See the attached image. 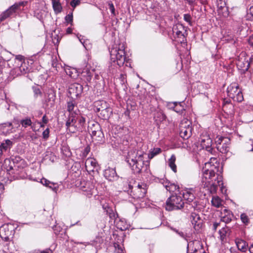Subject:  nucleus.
Segmentation results:
<instances>
[{
  "instance_id": "obj_1",
  "label": "nucleus",
  "mask_w": 253,
  "mask_h": 253,
  "mask_svg": "<svg viewBox=\"0 0 253 253\" xmlns=\"http://www.w3.org/2000/svg\"><path fill=\"white\" fill-rule=\"evenodd\" d=\"M145 153L141 150H131L127 154L126 162L136 172H140L144 166Z\"/></svg>"
},
{
  "instance_id": "obj_2",
  "label": "nucleus",
  "mask_w": 253,
  "mask_h": 253,
  "mask_svg": "<svg viewBox=\"0 0 253 253\" xmlns=\"http://www.w3.org/2000/svg\"><path fill=\"white\" fill-rule=\"evenodd\" d=\"M125 46L123 43H119L113 45L110 51L111 60L116 62L121 67L123 66L126 60Z\"/></svg>"
},
{
  "instance_id": "obj_3",
  "label": "nucleus",
  "mask_w": 253,
  "mask_h": 253,
  "mask_svg": "<svg viewBox=\"0 0 253 253\" xmlns=\"http://www.w3.org/2000/svg\"><path fill=\"white\" fill-rule=\"evenodd\" d=\"M85 122V119L81 116L79 113L74 117L72 115L68 117V119L66 123V126L69 132L75 133L78 131L82 130L84 128Z\"/></svg>"
},
{
  "instance_id": "obj_4",
  "label": "nucleus",
  "mask_w": 253,
  "mask_h": 253,
  "mask_svg": "<svg viewBox=\"0 0 253 253\" xmlns=\"http://www.w3.org/2000/svg\"><path fill=\"white\" fill-rule=\"evenodd\" d=\"M216 167L211 165V163H206L205 167L203 169V175L202 177V182L204 187H209L211 182L213 181V179L215 176V171L214 169Z\"/></svg>"
},
{
  "instance_id": "obj_5",
  "label": "nucleus",
  "mask_w": 253,
  "mask_h": 253,
  "mask_svg": "<svg viewBox=\"0 0 253 253\" xmlns=\"http://www.w3.org/2000/svg\"><path fill=\"white\" fill-rule=\"evenodd\" d=\"M28 1H23L19 2H16L10 6L7 9L3 12L0 15V22H1L6 18L9 17L11 15L15 13L17 10H21V6H25L27 5Z\"/></svg>"
},
{
  "instance_id": "obj_6",
  "label": "nucleus",
  "mask_w": 253,
  "mask_h": 253,
  "mask_svg": "<svg viewBox=\"0 0 253 253\" xmlns=\"http://www.w3.org/2000/svg\"><path fill=\"white\" fill-rule=\"evenodd\" d=\"M228 96L237 102H241L243 100V95L241 90L236 84H232L227 87Z\"/></svg>"
},
{
  "instance_id": "obj_7",
  "label": "nucleus",
  "mask_w": 253,
  "mask_h": 253,
  "mask_svg": "<svg viewBox=\"0 0 253 253\" xmlns=\"http://www.w3.org/2000/svg\"><path fill=\"white\" fill-rule=\"evenodd\" d=\"M180 135L183 139H187L192 135L191 123L188 119H183L180 124Z\"/></svg>"
},
{
  "instance_id": "obj_8",
  "label": "nucleus",
  "mask_w": 253,
  "mask_h": 253,
  "mask_svg": "<svg viewBox=\"0 0 253 253\" xmlns=\"http://www.w3.org/2000/svg\"><path fill=\"white\" fill-rule=\"evenodd\" d=\"M217 150L222 153H226L229 151L230 139L228 137L217 136L215 139Z\"/></svg>"
},
{
  "instance_id": "obj_9",
  "label": "nucleus",
  "mask_w": 253,
  "mask_h": 253,
  "mask_svg": "<svg viewBox=\"0 0 253 253\" xmlns=\"http://www.w3.org/2000/svg\"><path fill=\"white\" fill-rule=\"evenodd\" d=\"M147 185L146 184L144 183L138 184L131 191L133 198L140 199L143 198L147 192Z\"/></svg>"
},
{
  "instance_id": "obj_10",
  "label": "nucleus",
  "mask_w": 253,
  "mask_h": 253,
  "mask_svg": "<svg viewBox=\"0 0 253 253\" xmlns=\"http://www.w3.org/2000/svg\"><path fill=\"white\" fill-rule=\"evenodd\" d=\"M94 129L92 127H89V131L90 132L91 136L93 140L99 142L102 141L103 137V134L100 130L99 125L98 124L93 125Z\"/></svg>"
},
{
  "instance_id": "obj_11",
  "label": "nucleus",
  "mask_w": 253,
  "mask_h": 253,
  "mask_svg": "<svg viewBox=\"0 0 253 253\" xmlns=\"http://www.w3.org/2000/svg\"><path fill=\"white\" fill-rule=\"evenodd\" d=\"M83 86L78 83L71 84L69 87L68 92L72 98L78 97L83 91Z\"/></svg>"
},
{
  "instance_id": "obj_12",
  "label": "nucleus",
  "mask_w": 253,
  "mask_h": 253,
  "mask_svg": "<svg viewBox=\"0 0 253 253\" xmlns=\"http://www.w3.org/2000/svg\"><path fill=\"white\" fill-rule=\"evenodd\" d=\"M13 227L11 224H5L2 225L0 228V235L1 238L7 240L9 236L11 235Z\"/></svg>"
},
{
  "instance_id": "obj_13",
  "label": "nucleus",
  "mask_w": 253,
  "mask_h": 253,
  "mask_svg": "<svg viewBox=\"0 0 253 253\" xmlns=\"http://www.w3.org/2000/svg\"><path fill=\"white\" fill-rule=\"evenodd\" d=\"M81 190L84 192V195L90 197L93 194L95 193L96 190L94 185L90 182H87L81 187Z\"/></svg>"
},
{
  "instance_id": "obj_14",
  "label": "nucleus",
  "mask_w": 253,
  "mask_h": 253,
  "mask_svg": "<svg viewBox=\"0 0 253 253\" xmlns=\"http://www.w3.org/2000/svg\"><path fill=\"white\" fill-rule=\"evenodd\" d=\"M212 144V140L211 138L207 135L203 136L201 138V145L203 148H205L206 150L212 153V148L211 147Z\"/></svg>"
},
{
  "instance_id": "obj_15",
  "label": "nucleus",
  "mask_w": 253,
  "mask_h": 253,
  "mask_svg": "<svg viewBox=\"0 0 253 253\" xmlns=\"http://www.w3.org/2000/svg\"><path fill=\"white\" fill-rule=\"evenodd\" d=\"M67 109L69 112V117L72 116V115L74 117L80 113V111L76 105V103L74 100H71L67 102Z\"/></svg>"
},
{
  "instance_id": "obj_16",
  "label": "nucleus",
  "mask_w": 253,
  "mask_h": 253,
  "mask_svg": "<svg viewBox=\"0 0 253 253\" xmlns=\"http://www.w3.org/2000/svg\"><path fill=\"white\" fill-rule=\"evenodd\" d=\"M167 206H182L184 204L181 197L177 195H172L167 201Z\"/></svg>"
},
{
  "instance_id": "obj_17",
  "label": "nucleus",
  "mask_w": 253,
  "mask_h": 253,
  "mask_svg": "<svg viewBox=\"0 0 253 253\" xmlns=\"http://www.w3.org/2000/svg\"><path fill=\"white\" fill-rule=\"evenodd\" d=\"M172 31L178 37H185L186 34L185 27L180 23H177L173 26Z\"/></svg>"
},
{
  "instance_id": "obj_18",
  "label": "nucleus",
  "mask_w": 253,
  "mask_h": 253,
  "mask_svg": "<svg viewBox=\"0 0 253 253\" xmlns=\"http://www.w3.org/2000/svg\"><path fill=\"white\" fill-rule=\"evenodd\" d=\"M193 190L192 189H185L183 192V198L184 204H190V203L193 201L194 199V196L193 194Z\"/></svg>"
},
{
  "instance_id": "obj_19",
  "label": "nucleus",
  "mask_w": 253,
  "mask_h": 253,
  "mask_svg": "<svg viewBox=\"0 0 253 253\" xmlns=\"http://www.w3.org/2000/svg\"><path fill=\"white\" fill-rule=\"evenodd\" d=\"M237 66L240 70L245 72L249 69L250 66H253V65L251 62L250 59L249 61L248 60L241 58L237 63Z\"/></svg>"
},
{
  "instance_id": "obj_20",
  "label": "nucleus",
  "mask_w": 253,
  "mask_h": 253,
  "mask_svg": "<svg viewBox=\"0 0 253 253\" xmlns=\"http://www.w3.org/2000/svg\"><path fill=\"white\" fill-rule=\"evenodd\" d=\"M108 106V104L105 101H96L94 103V110L96 112L99 113L103 109H106Z\"/></svg>"
},
{
  "instance_id": "obj_21",
  "label": "nucleus",
  "mask_w": 253,
  "mask_h": 253,
  "mask_svg": "<svg viewBox=\"0 0 253 253\" xmlns=\"http://www.w3.org/2000/svg\"><path fill=\"white\" fill-rule=\"evenodd\" d=\"M97 161L92 158H87L85 162V167L87 171H93L94 168L97 167Z\"/></svg>"
},
{
  "instance_id": "obj_22",
  "label": "nucleus",
  "mask_w": 253,
  "mask_h": 253,
  "mask_svg": "<svg viewBox=\"0 0 253 253\" xmlns=\"http://www.w3.org/2000/svg\"><path fill=\"white\" fill-rule=\"evenodd\" d=\"M191 222L196 230H198L202 226V221L199 215L195 213L191 215Z\"/></svg>"
},
{
  "instance_id": "obj_23",
  "label": "nucleus",
  "mask_w": 253,
  "mask_h": 253,
  "mask_svg": "<svg viewBox=\"0 0 253 253\" xmlns=\"http://www.w3.org/2000/svg\"><path fill=\"white\" fill-rule=\"evenodd\" d=\"M40 182L43 185L48 187L51 188L54 192H57L58 189V186L57 183L51 182L45 178H42L41 179Z\"/></svg>"
},
{
  "instance_id": "obj_24",
  "label": "nucleus",
  "mask_w": 253,
  "mask_h": 253,
  "mask_svg": "<svg viewBox=\"0 0 253 253\" xmlns=\"http://www.w3.org/2000/svg\"><path fill=\"white\" fill-rule=\"evenodd\" d=\"M15 70L16 72L19 71V73L18 72L17 73L18 75L25 74L30 71L28 63L25 61L22 62L20 66L15 69Z\"/></svg>"
},
{
  "instance_id": "obj_25",
  "label": "nucleus",
  "mask_w": 253,
  "mask_h": 253,
  "mask_svg": "<svg viewBox=\"0 0 253 253\" xmlns=\"http://www.w3.org/2000/svg\"><path fill=\"white\" fill-rule=\"evenodd\" d=\"M104 210L110 218L112 219H115L118 216L115 207H104Z\"/></svg>"
},
{
  "instance_id": "obj_26",
  "label": "nucleus",
  "mask_w": 253,
  "mask_h": 253,
  "mask_svg": "<svg viewBox=\"0 0 253 253\" xmlns=\"http://www.w3.org/2000/svg\"><path fill=\"white\" fill-rule=\"evenodd\" d=\"M104 176L109 180H113L116 177L117 173L115 169L109 168L105 170Z\"/></svg>"
},
{
  "instance_id": "obj_27",
  "label": "nucleus",
  "mask_w": 253,
  "mask_h": 253,
  "mask_svg": "<svg viewBox=\"0 0 253 253\" xmlns=\"http://www.w3.org/2000/svg\"><path fill=\"white\" fill-rule=\"evenodd\" d=\"M235 242L239 250L243 252L247 250L248 246L244 240L238 238L236 239Z\"/></svg>"
},
{
  "instance_id": "obj_28",
  "label": "nucleus",
  "mask_w": 253,
  "mask_h": 253,
  "mask_svg": "<svg viewBox=\"0 0 253 253\" xmlns=\"http://www.w3.org/2000/svg\"><path fill=\"white\" fill-rule=\"evenodd\" d=\"M112 113V109L108 106L106 109H103L99 112L98 116L103 119L106 120L109 118Z\"/></svg>"
},
{
  "instance_id": "obj_29",
  "label": "nucleus",
  "mask_w": 253,
  "mask_h": 253,
  "mask_svg": "<svg viewBox=\"0 0 253 253\" xmlns=\"http://www.w3.org/2000/svg\"><path fill=\"white\" fill-rule=\"evenodd\" d=\"M165 187L168 191L170 192H176L179 191V186L174 184L170 183V182H166Z\"/></svg>"
},
{
  "instance_id": "obj_30",
  "label": "nucleus",
  "mask_w": 253,
  "mask_h": 253,
  "mask_svg": "<svg viewBox=\"0 0 253 253\" xmlns=\"http://www.w3.org/2000/svg\"><path fill=\"white\" fill-rule=\"evenodd\" d=\"M175 161L176 157L174 155H172L168 161L169 166L171 170L175 173L177 171V168L175 165Z\"/></svg>"
},
{
  "instance_id": "obj_31",
  "label": "nucleus",
  "mask_w": 253,
  "mask_h": 253,
  "mask_svg": "<svg viewBox=\"0 0 253 253\" xmlns=\"http://www.w3.org/2000/svg\"><path fill=\"white\" fill-rule=\"evenodd\" d=\"M229 230L227 227H223L221 229L219 230V237L222 242H224L226 240Z\"/></svg>"
},
{
  "instance_id": "obj_32",
  "label": "nucleus",
  "mask_w": 253,
  "mask_h": 253,
  "mask_svg": "<svg viewBox=\"0 0 253 253\" xmlns=\"http://www.w3.org/2000/svg\"><path fill=\"white\" fill-rule=\"evenodd\" d=\"M225 211L228 213V216L223 215V212H221V220L225 223H229L233 217V215L229 211L226 209H225Z\"/></svg>"
},
{
  "instance_id": "obj_33",
  "label": "nucleus",
  "mask_w": 253,
  "mask_h": 253,
  "mask_svg": "<svg viewBox=\"0 0 253 253\" xmlns=\"http://www.w3.org/2000/svg\"><path fill=\"white\" fill-rule=\"evenodd\" d=\"M94 70H88V68L84 69L83 72V76L85 78L87 82H89L92 78Z\"/></svg>"
},
{
  "instance_id": "obj_34",
  "label": "nucleus",
  "mask_w": 253,
  "mask_h": 253,
  "mask_svg": "<svg viewBox=\"0 0 253 253\" xmlns=\"http://www.w3.org/2000/svg\"><path fill=\"white\" fill-rule=\"evenodd\" d=\"M161 152V149L160 148H155L153 149H151L148 155V158L149 159H152L155 156L160 154Z\"/></svg>"
},
{
  "instance_id": "obj_35",
  "label": "nucleus",
  "mask_w": 253,
  "mask_h": 253,
  "mask_svg": "<svg viewBox=\"0 0 253 253\" xmlns=\"http://www.w3.org/2000/svg\"><path fill=\"white\" fill-rule=\"evenodd\" d=\"M52 6L53 9L56 13H59L61 11L62 6L58 1L53 0L52 1Z\"/></svg>"
},
{
  "instance_id": "obj_36",
  "label": "nucleus",
  "mask_w": 253,
  "mask_h": 253,
  "mask_svg": "<svg viewBox=\"0 0 253 253\" xmlns=\"http://www.w3.org/2000/svg\"><path fill=\"white\" fill-rule=\"evenodd\" d=\"M212 206H222V201L220 199L216 196L213 197L211 200Z\"/></svg>"
},
{
  "instance_id": "obj_37",
  "label": "nucleus",
  "mask_w": 253,
  "mask_h": 253,
  "mask_svg": "<svg viewBox=\"0 0 253 253\" xmlns=\"http://www.w3.org/2000/svg\"><path fill=\"white\" fill-rule=\"evenodd\" d=\"M173 105H174L173 109L176 112L180 114L182 113V112L184 110V108L180 103H174Z\"/></svg>"
},
{
  "instance_id": "obj_38",
  "label": "nucleus",
  "mask_w": 253,
  "mask_h": 253,
  "mask_svg": "<svg viewBox=\"0 0 253 253\" xmlns=\"http://www.w3.org/2000/svg\"><path fill=\"white\" fill-rule=\"evenodd\" d=\"M114 247L115 248L114 252L116 253H124L123 251V248L119 245L118 243H114Z\"/></svg>"
},
{
  "instance_id": "obj_39",
  "label": "nucleus",
  "mask_w": 253,
  "mask_h": 253,
  "mask_svg": "<svg viewBox=\"0 0 253 253\" xmlns=\"http://www.w3.org/2000/svg\"><path fill=\"white\" fill-rule=\"evenodd\" d=\"M21 124L23 127H27V126L31 125L32 122L31 119L27 118L24 120H22L21 121Z\"/></svg>"
},
{
  "instance_id": "obj_40",
  "label": "nucleus",
  "mask_w": 253,
  "mask_h": 253,
  "mask_svg": "<svg viewBox=\"0 0 253 253\" xmlns=\"http://www.w3.org/2000/svg\"><path fill=\"white\" fill-rule=\"evenodd\" d=\"M155 118H157V120L159 121H162L166 119V116L162 111L157 112V115L155 116Z\"/></svg>"
},
{
  "instance_id": "obj_41",
  "label": "nucleus",
  "mask_w": 253,
  "mask_h": 253,
  "mask_svg": "<svg viewBox=\"0 0 253 253\" xmlns=\"http://www.w3.org/2000/svg\"><path fill=\"white\" fill-rule=\"evenodd\" d=\"M247 18L248 20H253V6H251L248 10Z\"/></svg>"
},
{
  "instance_id": "obj_42",
  "label": "nucleus",
  "mask_w": 253,
  "mask_h": 253,
  "mask_svg": "<svg viewBox=\"0 0 253 253\" xmlns=\"http://www.w3.org/2000/svg\"><path fill=\"white\" fill-rule=\"evenodd\" d=\"M11 162L9 159H5L4 161V167L7 169L9 170L12 169V166L11 165Z\"/></svg>"
},
{
  "instance_id": "obj_43",
  "label": "nucleus",
  "mask_w": 253,
  "mask_h": 253,
  "mask_svg": "<svg viewBox=\"0 0 253 253\" xmlns=\"http://www.w3.org/2000/svg\"><path fill=\"white\" fill-rule=\"evenodd\" d=\"M241 219L242 221L246 224L249 223V219L245 213H242L241 214Z\"/></svg>"
},
{
  "instance_id": "obj_44",
  "label": "nucleus",
  "mask_w": 253,
  "mask_h": 253,
  "mask_svg": "<svg viewBox=\"0 0 253 253\" xmlns=\"http://www.w3.org/2000/svg\"><path fill=\"white\" fill-rule=\"evenodd\" d=\"M66 22L67 23H72L73 22V13H71L70 14H68L65 17Z\"/></svg>"
},
{
  "instance_id": "obj_45",
  "label": "nucleus",
  "mask_w": 253,
  "mask_h": 253,
  "mask_svg": "<svg viewBox=\"0 0 253 253\" xmlns=\"http://www.w3.org/2000/svg\"><path fill=\"white\" fill-rule=\"evenodd\" d=\"M211 186L210 187V191L211 192H215L217 189V185L215 182H211V184L209 185V186Z\"/></svg>"
},
{
  "instance_id": "obj_46",
  "label": "nucleus",
  "mask_w": 253,
  "mask_h": 253,
  "mask_svg": "<svg viewBox=\"0 0 253 253\" xmlns=\"http://www.w3.org/2000/svg\"><path fill=\"white\" fill-rule=\"evenodd\" d=\"M80 4V0H72L70 2V5L73 8L76 7L77 5Z\"/></svg>"
},
{
  "instance_id": "obj_47",
  "label": "nucleus",
  "mask_w": 253,
  "mask_h": 253,
  "mask_svg": "<svg viewBox=\"0 0 253 253\" xmlns=\"http://www.w3.org/2000/svg\"><path fill=\"white\" fill-rule=\"evenodd\" d=\"M49 130L48 128H46L42 132L43 138L46 139L49 137Z\"/></svg>"
},
{
  "instance_id": "obj_48",
  "label": "nucleus",
  "mask_w": 253,
  "mask_h": 253,
  "mask_svg": "<svg viewBox=\"0 0 253 253\" xmlns=\"http://www.w3.org/2000/svg\"><path fill=\"white\" fill-rule=\"evenodd\" d=\"M191 16L189 14H184V19L185 21L188 22L189 24H191Z\"/></svg>"
},
{
  "instance_id": "obj_49",
  "label": "nucleus",
  "mask_w": 253,
  "mask_h": 253,
  "mask_svg": "<svg viewBox=\"0 0 253 253\" xmlns=\"http://www.w3.org/2000/svg\"><path fill=\"white\" fill-rule=\"evenodd\" d=\"M166 210L168 211H171L175 209L180 210L181 208L179 207H165Z\"/></svg>"
},
{
  "instance_id": "obj_50",
  "label": "nucleus",
  "mask_w": 253,
  "mask_h": 253,
  "mask_svg": "<svg viewBox=\"0 0 253 253\" xmlns=\"http://www.w3.org/2000/svg\"><path fill=\"white\" fill-rule=\"evenodd\" d=\"M120 80L121 81V84H124L126 82V75L124 74H121L120 77Z\"/></svg>"
},
{
  "instance_id": "obj_51",
  "label": "nucleus",
  "mask_w": 253,
  "mask_h": 253,
  "mask_svg": "<svg viewBox=\"0 0 253 253\" xmlns=\"http://www.w3.org/2000/svg\"><path fill=\"white\" fill-rule=\"evenodd\" d=\"M109 9L113 14H115V7L112 3H109L108 4Z\"/></svg>"
},
{
  "instance_id": "obj_52",
  "label": "nucleus",
  "mask_w": 253,
  "mask_h": 253,
  "mask_svg": "<svg viewBox=\"0 0 253 253\" xmlns=\"http://www.w3.org/2000/svg\"><path fill=\"white\" fill-rule=\"evenodd\" d=\"M72 241L75 244H77V245L83 244L85 246H87V245L90 244L89 242H77V241H74L73 240H72Z\"/></svg>"
},
{
  "instance_id": "obj_53",
  "label": "nucleus",
  "mask_w": 253,
  "mask_h": 253,
  "mask_svg": "<svg viewBox=\"0 0 253 253\" xmlns=\"http://www.w3.org/2000/svg\"><path fill=\"white\" fill-rule=\"evenodd\" d=\"M15 59L20 61H22L24 60V56L21 55H18L16 56Z\"/></svg>"
},
{
  "instance_id": "obj_54",
  "label": "nucleus",
  "mask_w": 253,
  "mask_h": 253,
  "mask_svg": "<svg viewBox=\"0 0 253 253\" xmlns=\"http://www.w3.org/2000/svg\"><path fill=\"white\" fill-rule=\"evenodd\" d=\"M174 231L175 232H176L180 237L183 238H185V235L184 234V233L182 232H179L178 231L174 229Z\"/></svg>"
},
{
  "instance_id": "obj_55",
  "label": "nucleus",
  "mask_w": 253,
  "mask_h": 253,
  "mask_svg": "<svg viewBox=\"0 0 253 253\" xmlns=\"http://www.w3.org/2000/svg\"><path fill=\"white\" fill-rule=\"evenodd\" d=\"M249 43L251 46H253V35L250 37Z\"/></svg>"
},
{
  "instance_id": "obj_56",
  "label": "nucleus",
  "mask_w": 253,
  "mask_h": 253,
  "mask_svg": "<svg viewBox=\"0 0 253 253\" xmlns=\"http://www.w3.org/2000/svg\"><path fill=\"white\" fill-rule=\"evenodd\" d=\"M0 146H1V148H2V150L3 149L4 150H6L8 147V146H7L5 143H2L1 144V145H0Z\"/></svg>"
},
{
  "instance_id": "obj_57",
  "label": "nucleus",
  "mask_w": 253,
  "mask_h": 253,
  "mask_svg": "<svg viewBox=\"0 0 253 253\" xmlns=\"http://www.w3.org/2000/svg\"><path fill=\"white\" fill-rule=\"evenodd\" d=\"M219 225V223H217V222L214 223L213 225V230H215Z\"/></svg>"
},
{
  "instance_id": "obj_58",
  "label": "nucleus",
  "mask_w": 253,
  "mask_h": 253,
  "mask_svg": "<svg viewBox=\"0 0 253 253\" xmlns=\"http://www.w3.org/2000/svg\"><path fill=\"white\" fill-rule=\"evenodd\" d=\"M42 120V122L44 124L47 123L48 119L45 115L43 116Z\"/></svg>"
},
{
  "instance_id": "obj_59",
  "label": "nucleus",
  "mask_w": 253,
  "mask_h": 253,
  "mask_svg": "<svg viewBox=\"0 0 253 253\" xmlns=\"http://www.w3.org/2000/svg\"><path fill=\"white\" fill-rule=\"evenodd\" d=\"M5 144L8 146V147H9L10 145H11L12 144V142L11 141H10L9 140H6L5 141Z\"/></svg>"
},
{
  "instance_id": "obj_60",
  "label": "nucleus",
  "mask_w": 253,
  "mask_h": 253,
  "mask_svg": "<svg viewBox=\"0 0 253 253\" xmlns=\"http://www.w3.org/2000/svg\"><path fill=\"white\" fill-rule=\"evenodd\" d=\"M4 127L8 126V127H11L12 124L11 123H7L3 124Z\"/></svg>"
},
{
  "instance_id": "obj_61",
  "label": "nucleus",
  "mask_w": 253,
  "mask_h": 253,
  "mask_svg": "<svg viewBox=\"0 0 253 253\" xmlns=\"http://www.w3.org/2000/svg\"><path fill=\"white\" fill-rule=\"evenodd\" d=\"M250 253H253V244H252L249 248Z\"/></svg>"
},
{
  "instance_id": "obj_62",
  "label": "nucleus",
  "mask_w": 253,
  "mask_h": 253,
  "mask_svg": "<svg viewBox=\"0 0 253 253\" xmlns=\"http://www.w3.org/2000/svg\"><path fill=\"white\" fill-rule=\"evenodd\" d=\"M72 32V29L71 28H68L67 29V30H66V32L68 33V34H70Z\"/></svg>"
},
{
  "instance_id": "obj_63",
  "label": "nucleus",
  "mask_w": 253,
  "mask_h": 253,
  "mask_svg": "<svg viewBox=\"0 0 253 253\" xmlns=\"http://www.w3.org/2000/svg\"><path fill=\"white\" fill-rule=\"evenodd\" d=\"M50 252V250L48 249V250H46L45 251H43L41 252V253H49Z\"/></svg>"
},
{
  "instance_id": "obj_64",
  "label": "nucleus",
  "mask_w": 253,
  "mask_h": 253,
  "mask_svg": "<svg viewBox=\"0 0 253 253\" xmlns=\"http://www.w3.org/2000/svg\"><path fill=\"white\" fill-rule=\"evenodd\" d=\"M35 93H36V94H37V95H38V94H41V92H40V90H39V89H37V90H35Z\"/></svg>"
}]
</instances>
